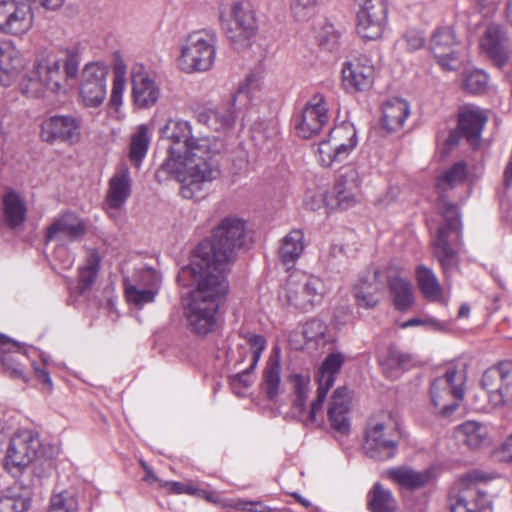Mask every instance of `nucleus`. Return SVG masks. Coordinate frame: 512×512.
<instances>
[{
    "instance_id": "obj_1",
    "label": "nucleus",
    "mask_w": 512,
    "mask_h": 512,
    "mask_svg": "<svg viewBox=\"0 0 512 512\" xmlns=\"http://www.w3.org/2000/svg\"><path fill=\"white\" fill-rule=\"evenodd\" d=\"M161 133L171 144L156 177L166 173L174 176L184 188L195 189L219 177L226 148L223 137L195 134L191 123L180 118L169 119Z\"/></svg>"
},
{
    "instance_id": "obj_2",
    "label": "nucleus",
    "mask_w": 512,
    "mask_h": 512,
    "mask_svg": "<svg viewBox=\"0 0 512 512\" xmlns=\"http://www.w3.org/2000/svg\"><path fill=\"white\" fill-rule=\"evenodd\" d=\"M245 242V222L238 217H225L212 229L211 236L198 244L190 264L180 270L179 280L187 274L202 272L225 277Z\"/></svg>"
},
{
    "instance_id": "obj_3",
    "label": "nucleus",
    "mask_w": 512,
    "mask_h": 512,
    "mask_svg": "<svg viewBox=\"0 0 512 512\" xmlns=\"http://www.w3.org/2000/svg\"><path fill=\"white\" fill-rule=\"evenodd\" d=\"M78 52L67 48L59 53L41 52L34 61L33 68L20 80L19 88L27 97H43L47 91L59 94L65 92L69 80L78 75Z\"/></svg>"
},
{
    "instance_id": "obj_4",
    "label": "nucleus",
    "mask_w": 512,
    "mask_h": 512,
    "mask_svg": "<svg viewBox=\"0 0 512 512\" xmlns=\"http://www.w3.org/2000/svg\"><path fill=\"white\" fill-rule=\"evenodd\" d=\"M177 280L183 286H196L185 310L189 328L198 335L210 333L216 325L217 310L228 290L226 278L202 272L187 274L181 281L178 275Z\"/></svg>"
},
{
    "instance_id": "obj_5",
    "label": "nucleus",
    "mask_w": 512,
    "mask_h": 512,
    "mask_svg": "<svg viewBox=\"0 0 512 512\" xmlns=\"http://www.w3.org/2000/svg\"><path fill=\"white\" fill-rule=\"evenodd\" d=\"M343 363L344 356L340 352L331 353L324 359L315 376L318 383L317 396L311 403L308 412H306V400L310 379L308 376L299 374L292 376L291 380L295 394L292 406L293 413L306 426L318 422V416L322 413L327 393L334 385L336 376L339 374Z\"/></svg>"
},
{
    "instance_id": "obj_6",
    "label": "nucleus",
    "mask_w": 512,
    "mask_h": 512,
    "mask_svg": "<svg viewBox=\"0 0 512 512\" xmlns=\"http://www.w3.org/2000/svg\"><path fill=\"white\" fill-rule=\"evenodd\" d=\"M400 440L398 423L391 412L381 411L369 418L363 450L374 460L385 461L393 458Z\"/></svg>"
},
{
    "instance_id": "obj_7",
    "label": "nucleus",
    "mask_w": 512,
    "mask_h": 512,
    "mask_svg": "<svg viewBox=\"0 0 512 512\" xmlns=\"http://www.w3.org/2000/svg\"><path fill=\"white\" fill-rule=\"evenodd\" d=\"M219 19L234 49L248 47L257 32L255 13L250 3L242 0H221Z\"/></svg>"
},
{
    "instance_id": "obj_8",
    "label": "nucleus",
    "mask_w": 512,
    "mask_h": 512,
    "mask_svg": "<svg viewBox=\"0 0 512 512\" xmlns=\"http://www.w3.org/2000/svg\"><path fill=\"white\" fill-rule=\"evenodd\" d=\"M437 209L446 224L438 228L436 238L432 242L433 249L445 276L449 277L458 266V254L451 247L448 239L452 233L457 239L461 237L462 223L458 206L449 199V194H439Z\"/></svg>"
},
{
    "instance_id": "obj_9",
    "label": "nucleus",
    "mask_w": 512,
    "mask_h": 512,
    "mask_svg": "<svg viewBox=\"0 0 512 512\" xmlns=\"http://www.w3.org/2000/svg\"><path fill=\"white\" fill-rule=\"evenodd\" d=\"M217 34L212 30L194 31L180 45L177 59L181 71L203 73L212 69L216 60Z\"/></svg>"
},
{
    "instance_id": "obj_10",
    "label": "nucleus",
    "mask_w": 512,
    "mask_h": 512,
    "mask_svg": "<svg viewBox=\"0 0 512 512\" xmlns=\"http://www.w3.org/2000/svg\"><path fill=\"white\" fill-rule=\"evenodd\" d=\"M467 380L466 364L453 362L446 366L442 376L431 382L430 397L435 409L443 416H450L464 397Z\"/></svg>"
},
{
    "instance_id": "obj_11",
    "label": "nucleus",
    "mask_w": 512,
    "mask_h": 512,
    "mask_svg": "<svg viewBox=\"0 0 512 512\" xmlns=\"http://www.w3.org/2000/svg\"><path fill=\"white\" fill-rule=\"evenodd\" d=\"M492 477L478 469L467 471L459 476L449 492L451 512H482L489 507L486 493L479 489L480 483Z\"/></svg>"
},
{
    "instance_id": "obj_12",
    "label": "nucleus",
    "mask_w": 512,
    "mask_h": 512,
    "mask_svg": "<svg viewBox=\"0 0 512 512\" xmlns=\"http://www.w3.org/2000/svg\"><path fill=\"white\" fill-rule=\"evenodd\" d=\"M325 293V284L319 277L294 273L289 276L279 299L283 305L310 311L322 303Z\"/></svg>"
},
{
    "instance_id": "obj_13",
    "label": "nucleus",
    "mask_w": 512,
    "mask_h": 512,
    "mask_svg": "<svg viewBox=\"0 0 512 512\" xmlns=\"http://www.w3.org/2000/svg\"><path fill=\"white\" fill-rule=\"evenodd\" d=\"M357 145V131L350 122H342L331 129L327 139L318 143L317 157L324 167L346 159Z\"/></svg>"
},
{
    "instance_id": "obj_14",
    "label": "nucleus",
    "mask_w": 512,
    "mask_h": 512,
    "mask_svg": "<svg viewBox=\"0 0 512 512\" xmlns=\"http://www.w3.org/2000/svg\"><path fill=\"white\" fill-rule=\"evenodd\" d=\"M356 32L364 40L382 37L388 17L386 0H354Z\"/></svg>"
},
{
    "instance_id": "obj_15",
    "label": "nucleus",
    "mask_w": 512,
    "mask_h": 512,
    "mask_svg": "<svg viewBox=\"0 0 512 512\" xmlns=\"http://www.w3.org/2000/svg\"><path fill=\"white\" fill-rule=\"evenodd\" d=\"M41 447L39 434L29 429L17 431L10 440L5 467L9 472H20L35 458Z\"/></svg>"
},
{
    "instance_id": "obj_16",
    "label": "nucleus",
    "mask_w": 512,
    "mask_h": 512,
    "mask_svg": "<svg viewBox=\"0 0 512 512\" xmlns=\"http://www.w3.org/2000/svg\"><path fill=\"white\" fill-rule=\"evenodd\" d=\"M41 138L47 143L77 144L82 138V118L76 114H56L41 126Z\"/></svg>"
},
{
    "instance_id": "obj_17",
    "label": "nucleus",
    "mask_w": 512,
    "mask_h": 512,
    "mask_svg": "<svg viewBox=\"0 0 512 512\" xmlns=\"http://www.w3.org/2000/svg\"><path fill=\"white\" fill-rule=\"evenodd\" d=\"M482 387L488 394L489 402L501 406L512 401V362L503 361L488 368L482 376Z\"/></svg>"
},
{
    "instance_id": "obj_18",
    "label": "nucleus",
    "mask_w": 512,
    "mask_h": 512,
    "mask_svg": "<svg viewBox=\"0 0 512 512\" xmlns=\"http://www.w3.org/2000/svg\"><path fill=\"white\" fill-rule=\"evenodd\" d=\"M429 50L444 71H454L459 68L461 46L451 27H439L433 32Z\"/></svg>"
},
{
    "instance_id": "obj_19",
    "label": "nucleus",
    "mask_w": 512,
    "mask_h": 512,
    "mask_svg": "<svg viewBox=\"0 0 512 512\" xmlns=\"http://www.w3.org/2000/svg\"><path fill=\"white\" fill-rule=\"evenodd\" d=\"M328 120V107L322 94L313 95L294 119L297 134L304 139L317 135Z\"/></svg>"
},
{
    "instance_id": "obj_20",
    "label": "nucleus",
    "mask_w": 512,
    "mask_h": 512,
    "mask_svg": "<svg viewBox=\"0 0 512 512\" xmlns=\"http://www.w3.org/2000/svg\"><path fill=\"white\" fill-rule=\"evenodd\" d=\"M108 68L103 63L86 64L82 72L79 96L85 107L100 106L106 98Z\"/></svg>"
},
{
    "instance_id": "obj_21",
    "label": "nucleus",
    "mask_w": 512,
    "mask_h": 512,
    "mask_svg": "<svg viewBox=\"0 0 512 512\" xmlns=\"http://www.w3.org/2000/svg\"><path fill=\"white\" fill-rule=\"evenodd\" d=\"M33 24L31 7L15 0L0 1V30L5 34L22 35Z\"/></svg>"
},
{
    "instance_id": "obj_22",
    "label": "nucleus",
    "mask_w": 512,
    "mask_h": 512,
    "mask_svg": "<svg viewBox=\"0 0 512 512\" xmlns=\"http://www.w3.org/2000/svg\"><path fill=\"white\" fill-rule=\"evenodd\" d=\"M344 87L353 92L369 90L374 82L375 67L372 60L361 55L346 62L341 70Z\"/></svg>"
},
{
    "instance_id": "obj_23",
    "label": "nucleus",
    "mask_w": 512,
    "mask_h": 512,
    "mask_svg": "<svg viewBox=\"0 0 512 512\" xmlns=\"http://www.w3.org/2000/svg\"><path fill=\"white\" fill-rule=\"evenodd\" d=\"M480 47L495 64L504 66L510 55V42L506 31L498 24L492 23L481 38Z\"/></svg>"
},
{
    "instance_id": "obj_24",
    "label": "nucleus",
    "mask_w": 512,
    "mask_h": 512,
    "mask_svg": "<svg viewBox=\"0 0 512 512\" xmlns=\"http://www.w3.org/2000/svg\"><path fill=\"white\" fill-rule=\"evenodd\" d=\"M350 404L351 396L347 387L342 386L334 390L327 415L331 427L341 435H347L350 432Z\"/></svg>"
},
{
    "instance_id": "obj_25",
    "label": "nucleus",
    "mask_w": 512,
    "mask_h": 512,
    "mask_svg": "<svg viewBox=\"0 0 512 512\" xmlns=\"http://www.w3.org/2000/svg\"><path fill=\"white\" fill-rule=\"evenodd\" d=\"M159 88L153 78L143 71L142 65L132 70V97L139 108L152 107L158 100Z\"/></svg>"
},
{
    "instance_id": "obj_26",
    "label": "nucleus",
    "mask_w": 512,
    "mask_h": 512,
    "mask_svg": "<svg viewBox=\"0 0 512 512\" xmlns=\"http://www.w3.org/2000/svg\"><path fill=\"white\" fill-rule=\"evenodd\" d=\"M486 121V115L477 107H466L460 113L458 129L471 147L479 146Z\"/></svg>"
},
{
    "instance_id": "obj_27",
    "label": "nucleus",
    "mask_w": 512,
    "mask_h": 512,
    "mask_svg": "<svg viewBox=\"0 0 512 512\" xmlns=\"http://www.w3.org/2000/svg\"><path fill=\"white\" fill-rule=\"evenodd\" d=\"M85 234V225L74 213L67 212L55 219L46 230V241L54 239L76 240Z\"/></svg>"
},
{
    "instance_id": "obj_28",
    "label": "nucleus",
    "mask_w": 512,
    "mask_h": 512,
    "mask_svg": "<svg viewBox=\"0 0 512 512\" xmlns=\"http://www.w3.org/2000/svg\"><path fill=\"white\" fill-rule=\"evenodd\" d=\"M29 204L23 194H1L0 216L12 229L20 227L26 220Z\"/></svg>"
},
{
    "instance_id": "obj_29",
    "label": "nucleus",
    "mask_w": 512,
    "mask_h": 512,
    "mask_svg": "<svg viewBox=\"0 0 512 512\" xmlns=\"http://www.w3.org/2000/svg\"><path fill=\"white\" fill-rule=\"evenodd\" d=\"M382 114L383 127L390 132L398 131L410 115V105L404 99L392 98L384 103Z\"/></svg>"
},
{
    "instance_id": "obj_30",
    "label": "nucleus",
    "mask_w": 512,
    "mask_h": 512,
    "mask_svg": "<svg viewBox=\"0 0 512 512\" xmlns=\"http://www.w3.org/2000/svg\"><path fill=\"white\" fill-rule=\"evenodd\" d=\"M263 83V72L261 69L252 70L239 84L232 96L231 105L238 109L246 106L250 100L260 91Z\"/></svg>"
},
{
    "instance_id": "obj_31",
    "label": "nucleus",
    "mask_w": 512,
    "mask_h": 512,
    "mask_svg": "<svg viewBox=\"0 0 512 512\" xmlns=\"http://www.w3.org/2000/svg\"><path fill=\"white\" fill-rule=\"evenodd\" d=\"M197 121L218 133L229 132L235 122L234 113L227 108L207 109L197 114Z\"/></svg>"
},
{
    "instance_id": "obj_32",
    "label": "nucleus",
    "mask_w": 512,
    "mask_h": 512,
    "mask_svg": "<svg viewBox=\"0 0 512 512\" xmlns=\"http://www.w3.org/2000/svg\"><path fill=\"white\" fill-rule=\"evenodd\" d=\"M389 475L400 487L414 491L427 485L433 473L430 470L415 471L411 468L399 467L390 470Z\"/></svg>"
},
{
    "instance_id": "obj_33",
    "label": "nucleus",
    "mask_w": 512,
    "mask_h": 512,
    "mask_svg": "<svg viewBox=\"0 0 512 512\" xmlns=\"http://www.w3.org/2000/svg\"><path fill=\"white\" fill-rule=\"evenodd\" d=\"M152 133L147 124L138 125L130 136L129 144V160L136 167L139 168L143 159L146 157Z\"/></svg>"
},
{
    "instance_id": "obj_34",
    "label": "nucleus",
    "mask_w": 512,
    "mask_h": 512,
    "mask_svg": "<svg viewBox=\"0 0 512 512\" xmlns=\"http://www.w3.org/2000/svg\"><path fill=\"white\" fill-rule=\"evenodd\" d=\"M22 65L19 51L9 43L0 44V84L10 85Z\"/></svg>"
},
{
    "instance_id": "obj_35",
    "label": "nucleus",
    "mask_w": 512,
    "mask_h": 512,
    "mask_svg": "<svg viewBox=\"0 0 512 512\" xmlns=\"http://www.w3.org/2000/svg\"><path fill=\"white\" fill-rule=\"evenodd\" d=\"M458 438L470 449L488 444V428L477 421H466L457 428Z\"/></svg>"
},
{
    "instance_id": "obj_36",
    "label": "nucleus",
    "mask_w": 512,
    "mask_h": 512,
    "mask_svg": "<svg viewBox=\"0 0 512 512\" xmlns=\"http://www.w3.org/2000/svg\"><path fill=\"white\" fill-rule=\"evenodd\" d=\"M390 297L395 308L399 311H406L414 303V296L411 283L399 276L388 278Z\"/></svg>"
},
{
    "instance_id": "obj_37",
    "label": "nucleus",
    "mask_w": 512,
    "mask_h": 512,
    "mask_svg": "<svg viewBox=\"0 0 512 512\" xmlns=\"http://www.w3.org/2000/svg\"><path fill=\"white\" fill-rule=\"evenodd\" d=\"M413 364V356L399 350L395 346L389 347L386 357L381 361L384 373L390 378L399 377L401 371L408 370Z\"/></svg>"
},
{
    "instance_id": "obj_38",
    "label": "nucleus",
    "mask_w": 512,
    "mask_h": 512,
    "mask_svg": "<svg viewBox=\"0 0 512 512\" xmlns=\"http://www.w3.org/2000/svg\"><path fill=\"white\" fill-rule=\"evenodd\" d=\"M367 505L371 512H396L397 509V501L391 491L379 482L368 492Z\"/></svg>"
},
{
    "instance_id": "obj_39",
    "label": "nucleus",
    "mask_w": 512,
    "mask_h": 512,
    "mask_svg": "<svg viewBox=\"0 0 512 512\" xmlns=\"http://www.w3.org/2000/svg\"><path fill=\"white\" fill-rule=\"evenodd\" d=\"M416 278L422 294L430 301H439L442 298V287L434 272L424 266L416 268Z\"/></svg>"
},
{
    "instance_id": "obj_40",
    "label": "nucleus",
    "mask_w": 512,
    "mask_h": 512,
    "mask_svg": "<svg viewBox=\"0 0 512 512\" xmlns=\"http://www.w3.org/2000/svg\"><path fill=\"white\" fill-rule=\"evenodd\" d=\"M303 238V232L297 229L292 230L283 238L279 249V258L284 265L288 266L299 258L304 249Z\"/></svg>"
},
{
    "instance_id": "obj_41",
    "label": "nucleus",
    "mask_w": 512,
    "mask_h": 512,
    "mask_svg": "<svg viewBox=\"0 0 512 512\" xmlns=\"http://www.w3.org/2000/svg\"><path fill=\"white\" fill-rule=\"evenodd\" d=\"M100 266V257L96 252H90L86 259V264L79 269V279L77 290L79 294H84L92 288Z\"/></svg>"
},
{
    "instance_id": "obj_42",
    "label": "nucleus",
    "mask_w": 512,
    "mask_h": 512,
    "mask_svg": "<svg viewBox=\"0 0 512 512\" xmlns=\"http://www.w3.org/2000/svg\"><path fill=\"white\" fill-rule=\"evenodd\" d=\"M281 367L276 359H269L263 371L262 390L268 400H274L279 391Z\"/></svg>"
},
{
    "instance_id": "obj_43",
    "label": "nucleus",
    "mask_w": 512,
    "mask_h": 512,
    "mask_svg": "<svg viewBox=\"0 0 512 512\" xmlns=\"http://www.w3.org/2000/svg\"><path fill=\"white\" fill-rule=\"evenodd\" d=\"M377 292L376 285L362 278L353 287V294L358 306L366 309L373 308L379 303L380 298Z\"/></svg>"
},
{
    "instance_id": "obj_44",
    "label": "nucleus",
    "mask_w": 512,
    "mask_h": 512,
    "mask_svg": "<svg viewBox=\"0 0 512 512\" xmlns=\"http://www.w3.org/2000/svg\"><path fill=\"white\" fill-rule=\"evenodd\" d=\"M125 296L127 301L137 308L154 302L159 290L155 288H143L132 284L128 279L124 280Z\"/></svg>"
},
{
    "instance_id": "obj_45",
    "label": "nucleus",
    "mask_w": 512,
    "mask_h": 512,
    "mask_svg": "<svg viewBox=\"0 0 512 512\" xmlns=\"http://www.w3.org/2000/svg\"><path fill=\"white\" fill-rule=\"evenodd\" d=\"M328 326L320 319L313 318L306 321L302 327V334L307 343L316 347L324 346L327 342Z\"/></svg>"
},
{
    "instance_id": "obj_46",
    "label": "nucleus",
    "mask_w": 512,
    "mask_h": 512,
    "mask_svg": "<svg viewBox=\"0 0 512 512\" xmlns=\"http://www.w3.org/2000/svg\"><path fill=\"white\" fill-rule=\"evenodd\" d=\"M321 1L322 0H290V15L296 22L306 23L315 17Z\"/></svg>"
},
{
    "instance_id": "obj_47",
    "label": "nucleus",
    "mask_w": 512,
    "mask_h": 512,
    "mask_svg": "<svg viewBox=\"0 0 512 512\" xmlns=\"http://www.w3.org/2000/svg\"><path fill=\"white\" fill-rule=\"evenodd\" d=\"M468 175V168L465 162L460 161L453 164L441 176L437 183L441 189H454L463 183Z\"/></svg>"
},
{
    "instance_id": "obj_48",
    "label": "nucleus",
    "mask_w": 512,
    "mask_h": 512,
    "mask_svg": "<svg viewBox=\"0 0 512 512\" xmlns=\"http://www.w3.org/2000/svg\"><path fill=\"white\" fill-rule=\"evenodd\" d=\"M313 196L312 200L325 202V211L330 213L334 210H345L353 206L355 199L353 194H309Z\"/></svg>"
},
{
    "instance_id": "obj_49",
    "label": "nucleus",
    "mask_w": 512,
    "mask_h": 512,
    "mask_svg": "<svg viewBox=\"0 0 512 512\" xmlns=\"http://www.w3.org/2000/svg\"><path fill=\"white\" fill-rule=\"evenodd\" d=\"M361 177L354 166L343 167L336 178L337 192H351L360 188Z\"/></svg>"
},
{
    "instance_id": "obj_50",
    "label": "nucleus",
    "mask_w": 512,
    "mask_h": 512,
    "mask_svg": "<svg viewBox=\"0 0 512 512\" xmlns=\"http://www.w3.org/2000/svg\"><path fill=\"white\" fill-rule=\"evenodd\" d=\"M488 76L480 69L467 72L463 78V89L471 94H480L487 88Z\"/></svg>"
},
{
    "instance_id": "obj_51",
    "label": "nucleus",
    "mask_w": 512,
    "mask_h": 512,
    "mask_svg": "<svg viewBox=\"0 0 512 512\" xmlns=\"http://www.w3.org/2000/svg\"><path fill=\"white\" fill-rule=\"evenodd\" d=\"M78 501L69 491H62L51 497L49 512H77Z\"/></svg>"
},
{
    "instance_id": "obj_52",
    "label": "nucleus",
    "mask_w": 512,
    "mask_h": 512,
    "mask_svg": "<svg viewBox=\"0 0 512 512\" xmlns=\"http://www.w3.org/2000/svg\"><path fill=\"white\" fill-rule=\"evenodd\" d=\"M30 506L27 497L9 491L0 496V512H25Z\"/></svg>"
},
{
    "instance_id": "obj_53",
    "label": "nucleus",
    "mask_w": 512,
    "mask_h": 512,
    "mask_svg": "<svg viewBox=\"0 0 512 512\" xmlns=\"http://www.w3.org/2000/svg\"><path fill=\"white\" fill-rule=\"evenodd\" d=\"M255 368H251V364L243 371L229 377V383L233 392L238 396H243L245 390L250 387L254 381L252 372Z\"/></svg>"
},
{
    "instance_id": "obj_54",
    "label": "nucleus",
    "mask_w": 512,
    "mask_h": 512,
    "mask_svg": "<svg viewBox=\"0 0 512 512\" xmlns=\"http://www.w3.org/2000/svg\"><path fill=\"white\" fill-rule=\"evenodd\" d=\"M109 192H129L131 177L126 165L120 166L109 181Z\"/></svg>"
},
{
    "instance_id": "obj_55",
    "label": "nucleus",
    "mask_w": 512,
    "mask_h": 512,
    "mask_svg": "<svg viewBox=\"0 0 512 512\" xmlns=\"http://www.w3.org/2000/svg\"><path fill=\"white\" fill-rule=\"evenodd\" d=\"M227 506L237 510L245 512H281L277 508H272L262 501H250L245 499H237L232 501Z\"/></svg>"
},
{
    "instance_id": "obj_56",
    "label": "nucleus",
    "mask_w": 512,
    "mask_h": 512,
    "mask_svg": "<svg viewBox=\"0 0 512 512\" xmlns=\"http://www.w3.org/2000/svg\"><path fill=\"white\" fill-rule=\"evenodd\" d=\"M340 33L332 24H326L317 35V42L320 46L332 51L337 48Z\"/></svg>"
},
{
    "instance_id": "obj_57",
    "label": "nucleus",
    "mask_w": 512,
    "mask_h": 512,
    "mask_svg": "<svg viewBox=\"0 0 512 512\" xmlns=\"http://www.w3.org/2000/svg\"><path fill=\"white\" fill-rule=\"evenodd\" d=\"M139 287L155 288L159 290L161 284L160 274L153 268H144L137 273L136 279Z\"/></svg>"
},
{
    "instance_id": "obj_58",
    "label": "nucleus",
    "mask_w": 512,
    "mask_h": 512,
    "mask_svg": "<svg viewBox=\"0 0 512 512\" xmlns=\"http://www.w3.org/2000/svg\"><path fill=\"white\" fill-rule=\"evenodd\" d=\"M245 339L251 347V368H255L266 347V341L262 335L253 333H247Z\"/></svg>"
},
{
    "instance_id": "obj_59",
    "label": "nucleus",
    "mask_w": 512,
    "mask_h": 512,
    "mask_svg": "<svg viewBox=\"0 0 512 512\" xmlns=\"http://www.w3.org/2000/svg\"><path fill=\"white\" fill-rule=\"evenodd\" d=\"M412 326H425L431 330L442 331L445 329V324L434 317H423V318H412L402 323V328H408Z\"/></svg>"
},
{
    "instance_id": "obj_60",
    "label": "nucleus",
    "mask_w": 512,
    "mask_h": 512,
    "mask_svg": "<svg viewBox=\"0 0 512 512\" xmlns=\"http://www.w3.org/2000/svg\"><path fill=\"white\" fill-rule=\"evenodd\" d=\"M128 194H107L104 202V208L110 216L114 217L115 213L124 205Z\"/></svg>"
},
{
    "instance_id": "obj_61",
    "label": "nucleus",
    "mask_w": 512,
    "mask_h": 512,
    "mask_svg": "<svg viewBox=\"0 0 512 512\" xmlns=\"http://www.w3.org/2000/svg\"><path fill=\"white\" fill-rule=\"evenodd\" d=\"M403 40L406 43L407 49L410 51H415L424 46V36L420 31L417 30H409L403 36Z\"/></svg>"
},
{
    "instance_id": "obj_62",
    "label": "nucleus",
    "mask_w": 512,
    "mask_h": 512,
    "mask_svg": "<svg viewBox=\"0 0 512 512\" xmlns=\"http://www.w3.org/2000/svg\"><path fill=\"white\" fill-rule=\"evenodd\" d=\"M124 90H125V82L113 81L109 104L116 111H118V109L122 105Z\"/></svg>"
},
{
    "instance_id": "obj_63",
    "label": "nucleus",
    "mask_w": 512,
    "mask_h": 512,
    "mask_svg": "<svg viewBox=\"0 0 512 512\" xmlns=\"http://www.w3.org/2000/svg\"><path fill=\"white\" fill-rule=\"evenodd\" d=\"M127 66L119 52L113 54V81H126Z\"/></svg>"
},
{
    "instance_id": "obj_64",
    "label": "nucleus",
    "mask_w": 512,
    "mask_h": 512,
    "mask_svg": "<svg viewBox=\"0 0 512 512\" xmlns=\"http://www.w3.org/2000/svg\"><path fill=\"white\" fill-rule=\"evenodd\" d=\"M1 362L3 368L8 371L12 377H22L21 365L14 358L3 356Z\"/></svg>"
}]
</instances>
